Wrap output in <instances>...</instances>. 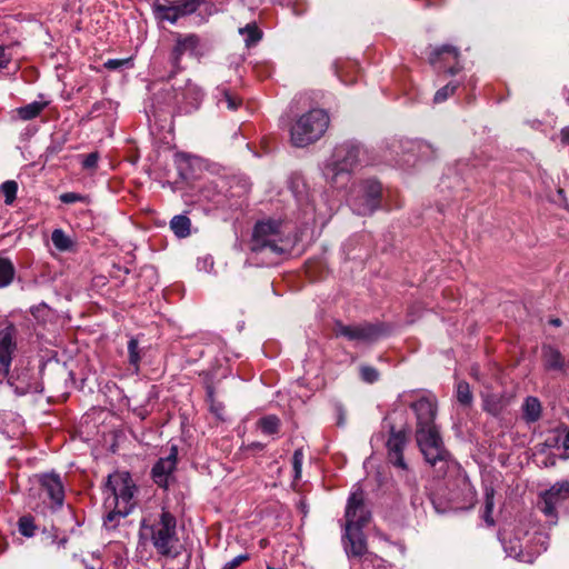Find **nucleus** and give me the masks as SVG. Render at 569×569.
Returning a JSON list of instances; mask_svg holds the SVG:
<instances>
[{
  "label": "nucleus",
  "instance_id": "1",
  "mask_svg": "<svg viewBox=\"0 0 569 569\" xmlns=\"http://www.w3.org/2000/svg\"><path fill=\"white\" fill-rule=\"evenodd\" d=\"M107 491L110 497L106 499V503L109 507L114 505V508L106 516L104 525L116 527L117 520L128 516L134 507L137 487L128 472L118 471L108 477Z\"/></svg>",
  "mask_w": 569,
  "mask_h": 569
},
{
  "label": "nucleus",
  "instance_id": "2",
  "mask_svg": "<svg viewBox=\"0 0 569 569\" xmlns=\"http://www.w3.org/2000/svg\"><path fill=\"white\" fill-rule=\"evenodd\" d=\"M176 528V518L169 511L163 510L159 519L152 523L148 525L143 520L140 533L142 538L149 539L152 542L159 555L176 558L180 553Z\"/></svg>",
  "mask_w": 569,
  "mask_h": 569
},
{
  "label": "nucleus",
  "instance_id": "3",
  "mask_svg": "<svg viewBox=\"0 0 569 569\" xmlns=\"http://www.w3.org/2000/svg\"><path fill=\"white\" fill-rule=\"evenodd\" d=\"M416 440L426 461L436 469L438 475H445L450 453L443 446L438 427L416 429Z\"/></svg>",
  "mask_w": 569,
  "mask_h": 569
},
{
  "label": "nucleus",
  "instance_id": "4",
  "mask_svg": "<svg viewBox=\"0 0 569 569\" xmlns=\"http://www.w3.org/2000/svg\"><path fill=\"white\" fill-rule=\"evenodd\" d=\"M329 126V116L322 109H312L302 114L291 128V142L303 148L319 140Z\"/></svg>",
  "mask_w": 569,
  "mask_h": 569
},
{
  "label": "nucleus",
  "instance_id": "5",
  "mask_svg": "<svg viewBox=\"0 0 569 569\" xmlns=\"http://www.w3.org/2000/svg\"><path fill=\"white\" fill-rule=\"evenodd\" d=\"M361 149L353 142L338 146L332 154V160L325 169L326 179L332 184H342L348 180L349 173L360 161Z\"/></svg>",
  "mask_w": 569,
  "mask_h": 569
},
{
  "label": "nucleus",
  "instance_id": "6",
  "mask_svg": "<svg viewBox=\"0 0 569 569\" xmlns=\"http://www.w3.org/2000/svg\"><path fill=\"white\" fill-rule=\"evenodd\" d=\"M333 332L337 337H343L350 341L372 343L383 336L386 330L381 323L345 325L341 321H337Z\"/></svg>",
  "mask_w": 569,
  "mask_h": 569
},
{
  "label": "nucleus",
  "instance_id": "7",
  "mask_svg": "<svg viewBox=\"0 0 569 569\" xmlns=\"http://www.w3.org/2000/svg\"><path fill=\"white\" fill-rule=\"evenodd\" d=\"M280 241L279 223L274 221L258 222L252 234L251 250L254 252L269 250L272 253L281 254L284 250L279 246Z\"/></svg>",
  "mask_w": 569,
  "mask_h": 569
},
{
  "label": "nucleus",
  "instance_id": "8",
  "mask_svg": "<svg viewBox=\"0 0 569 569\" xmlns=\"http://www.w3.org/2000/svg\"><path fill=\"white\" fill-rule=\"evenodd\" d=\"M381 184L377 181L368 180L363 182L351 199V208L359 216H369L380 206Z\"/></svg>",
  "mask_w": 569,
  "mask_h": 569
},
{
  "label": "nucleus",
  "instance_id": "9",
  "mask_svg": "<svg viewBox=\"0 0 569 569\" xmlns=\"http://www.w3.org/2000/svg\"><path fill=\"white\" fill-rule=\"evenodd\" d=\"M406 397L411 398L407 403L416 415V429L437 426L435 423L437 416V399L435 396L411 391Z\"/></svg>",
  "mask_w": 569,
  "mask_h": 569
},
{
  "label": "nucleus",
  "instance_id": "10",
  "mask_svg": "<svg viewBox=\"0 0 569 569\" xmlns=\"http://www.w3.org/2000/svg\"><path fill=\"white\" fill-rule=\"evenodd\" d=\"M370 511L365 503V493L358 488L349 497L346 507V526L348 528H362L370 520Z\"/></svg>",
  "mask_w": 569,
  "mask_h": 569
},
{
  "label": "nucleus",
  "instance_id": "11",
  "mask_svg": "<svg viewBox=\"0 0 569 569\" xmlns=\"http://www.w3.org/2000/svg\"><path fill=\"white\" fill-rule=\"evenodd\" d=\"M569 498V482L562 481L553 485L541 495L539 509L549 518L552 523L557 522V507Z\"/></svg>",
  "mask_w": 569,
  "mask_h": 569
},
{
  "label": "nucleus",
  "instance_id": "12",
  "mask_svg": "<svg viewBox=\"0 0 569 569\" xmlns=\"http://www.w3.org/2000/svg\"><path fill=\"white\" fill-rule=\"evenodd\" d=\"M459 57L458 48L446 44L432 49L429 62L436 68L445 69L450 74H456L461 69L459 67Z\"/></svg>",
  "mask_w": 569,
  "mask_h": 569
},
{
  "label": "nucleus",
  "instance_id": "13",
  "mask_svg": "<svg viewBox=\"0 0 569 569\" xmlns=\"http://www.w3.org/2000/svg\"><path fill=\"white\" fill-rule=\"evenodd\" d=\"M16 351V329L12 326L0 329V376L2 378L8 377Z\"/></svg>",
  "mask_w": 569,
  "mask_h": 569
},
{
  "label": "nucleus",
  "instance_id": "14",
  "mask_svg": "<svg viewBox=\"0 0 569 569\" xmlns=\"http://www.w3.org/2000/svg\"><path fill=\"white\" fill-rule=\"evenodd\" d=\"M178 461V449L176 446L170 448V452L167 457L160 458L151 470L153 481L162 488L169 486L170 479L173 471L176 470Z\"/></svg>",
  "mask_w": 569,
  "mask_h": 569
},
{
  "label": "nucleus",
  "instance_id": "15",
  "mask_svg": "<svg viewBox=\"0 0 569 569\" xmlns=\"http://www.w3.org/2000/svg\"><path fill=\"white\" fill-rule=\"evenodd\" d=\"M200 40L196 34H177L176 44L170 54L172 76L181 70L180 61L183 54L193 56L197 53Z\"/></svg>",
  "mask_w": 569,
  "mask_h": 569
},
{
  "label": "nucleus",
  "instance_id": "16",
  "mask_svg": "<svg viewBox=\"0 0 569 569\" xmlns=\"http://www.w3.org/2000/svg\"><path fill=\"white\" fill-rule=\"evenodd\" d=\"M41 490L53 508H61L64 501V488L57 473H47L40 478Z\"/></svg>",
  "mask_w": 569,
  "mask_h": 569
},
{
  "label": "nucleus",
  "instance_id": "17",
  "mask_svg": "<svg viewBox=\"0 0 569 569\" xmlns=\"http://www.w3.org/2000/svg\"><path fill=\"white\" fill-rule=\"evenodd\" d=\"M407 437L405 431H396L390 427V436L387 441L388 459L389 461L401 469H407V463L403 459V449L406 447Z\"/></svg>",
  "mask_w": 569,
  "mask_h": 569
},
{
  "label": "nucleus",
  "instance_id": "18",
  "mask_svg": "<svg viewBox=\"0 0 569 569\" xmlns=\"http://www.w3.org/2000/svg\"><path fill=\"white\" fill-rule=\"evenodd\" d=\"M548 549L547 537L542 533H536L529 543L525 547L520 546L518 551H515V557L526 563H532L536 558Z\"/></svg>",
  "mask_w": 569,
  "mask_h": 569
},
{
  "label": "nucleus",
  "instance_id": "19",
  "mask_svg": "<svg viewBox=\"0 0 569 569\" xmlns=\"http://www.w3.org/2000/svg\"><path fill=\"white\" fill-rule=\"evenodd\" d=\"M345 536L348 539V545H346L348 556L361 557L367 552L366 539L360 528H348V526H346Z\"/></svg>",
  "mask_w": 569,
  "mask_h": 569
},
{
  "label": "nucleus",
  "instance_id": "20",
  "mask_svg": "<svg viewBox=\"0 0 569 569\" xmlns=\"http://www.w3.org/2000/svg\"><path fill=\"white\" fill-rule=\"evenodd\" d=\"M480 396L482 399V409L492 416L500 415L509 403L507 397L493 393L487 389L481 391Z\"/></svg>",
  "mask_w": 569,
  "mask_h": 569
},
{
  "label": "nucleus",
  "instance_id": "21",
  "mask_svg": "<svg viewBox=\"0 0 569 569\" xmlns=\"http://www.w3.org/2000/svg\"><path fill=\"white\" fill-rule=\"evenodd\" d=\"M542 360L547 370L565 371L567 368L565 357L558 349L551 346L542 347Z\"/></svg>",
  "mask_w": 569,
  "mask_h": 569
},
{
  "label": "nucleus",
  "instance_id": "22",
  "mask_svg": "<svg viewBox=\"0 0 569 569\" xmlns=\"http://www.w3.org/2000/svg\"><path fill=\"white\" fill-rule=\"evenodd\" d=\"M522 410L527 422H536L541 416V403L536 397H527Z\"/></svg>",
  "mask_w": 569,
  "mask_h": 569
},
{
  "label": "nucleus",
  "instance_id": "23",
  "mask_svg": "<svg viewBox=\"0 0 569 569\" xmlns=\"http://www.w3.org/2000/svg\"><path fill=\"white\" fill-rule=\"evenodd\" d=\"M16 268L8 258L0 257V288L8 287L14 279Z\"/></svg>",
  "mask_w": 569,
  "mask_h": 569
},
{
  "label": "nucleus",
  "instance_id": "24",
  "mask_svg": "<svg viewBox=\"0 0 569 569\" xmlns=\"http://www.w3.org/2000/svg\"><path fill=\"white\" fill-rule=\"evenodd\" d=\"M190 219L187 216H174L170 221V228L179 238H186L190 234Z\"/></svg>",
  "mask_w": 569,
  "mask_h": 569
},
{
  "label": "nucleus",
  "instance_id": "25",
  "mask_svg": "<svg viewBox=\"0 0 569 569\" xmlns=\"http://www.w3.org/2000/svg\"><path fill=\"white\" fill-rule=\"evenodd\" d=\"M47 107V102L33 101L27 106L17 109V113L22 120H31L38 117Z\"/></svg>",
  "mask_w": 569,
  "mask_h": 569
},
{
  "label": "nucleus",
  "instance_id": "26",
  "mask_svg": "<svg viewBox=\"0 0 569 569\" xmlns=\"http://www.w3.org/2000/svg\"><path fill=\"white\" fill-rule=\"evenodd\" d=\"M154 11L159 19L167 20L171 23H176L179 19V16H178L174 4L167 6V4L156 3Z\"/></svg>",
  "mask_w": 569,
  "mask_h": 569
},
{
  "label": "nucleus",
  "instance_id": "27",
  "mask_svg": "<svg viewBox=\"0 0 569 569\" xmlns=\"http://www.w3.org/2000/svg\"><path fill=\"white\" fill-rule=\"evenodd\" d=\"M203 1L204 0H177L174 6L179 18L196 12Z\"/></svg>",
  "mask_w": 569,
  "mask_h": 569
},
{
  "label": "nucleus",
  "instance_id": "28",
  "mask_svg": "<svg viewBox=\"0 0 569 569\" xmlns=\"http://www.w3.org/2000/svg\"><path fill=\"white\" fill-rule=\"evenodd\" d=\"M258 426L263 433L273 435L279 431L280 419L277 416L269 415L259 419Z\"/></svg>",
  "mask_w": 569,
  "mask_h": 569
},
{
  "label": "nucleus",
  "instance_id": "29",
  "mask_svg": "<svg viewBox=\"0 0 569 569\" xmlns=\"http://www.w3.org/2000/svg\"><path fill=\"white\" fill-rule=\"evenodd\" d=\"M239 32L246 36L244 41L247 47L256 44L262 37L256 23H249L244 28H240Z\"/></svg>",
  "mask_w": 569,
  "mask_h": 569
},
{
  "label": "nucleus",
  "instance_id": "30",
  "mask_svg": "<svg viewBox=\"0 0 569 569\" xmlns=\"http://www.w3.org/2000/svg\"><path fill=\"white\" fill-rule=\"evenodd\" d=\"M456 395H457V400L459 401V403H461L463 406H471V403L473 401V396H472V392L470 390V386L468 382L459 381L457 383Z\"/></svg>",
  "mask_w": 569,
  "mask_h": 569
},
{
  "label": "nucleus",
  "instance_id": "31",
  "mask_svg": "<svg viewBox=\"0 0 569 569\" xmlns=\"http://www.w3.org/2000/svg\"><path fill=\"white\" fill-rule=\"evenodd\" d=\"M0 190L4 196V203L11 206L18 192V183L14 180H7L0 186Z\"/></svg>",
  "mask_w": 569,
  "mask_h": 569
},
{
  "label": "nucleus",
  "instance_id": "32",
  "mask_svg": "<svg viewBox=\"0 0 569 569\" xmlns=\"http://www.w3.org/2000/svg\"><path fill=\"white\" fill-rule=\"evenodd\" d=\"M51 240L53 246L61 251L69 250L72 246L71 239L61 229L53 230Z\"/></svg>",
  "mask_w": 569,
  "mask_h": 569
},
{
  "label": "nucleus",
  "instance_id": "33",
  "mask_svg": "<svg viewBox=\"0 0 569 569\" xmlns=\"http://www.w3.org/2000/svg\"><path fill=\"white\" fill-rule=\"evenodd\" d=\"M19 532L24 537H33L36 533L34 520L30 516H23L18 521Z\"/></svg>",
  "mask_w": 569,
  "mask_h": 569
},
{
  "label": "nucleus",
  "instance_id": "34",
  "mask_svg": "<svg viewBox=\"0 0 569 569\" xmlns=\"http://www.w3.org/2000/svg\"><path fill=\"white\" fill-rule=\"evenodd\" d=\"M240 104H241V99H239L237 96L232 94L228 90H223L222 97L220 99H218L219 107L226 106V108L231 111L237 110Z\"/></svg>",
  "mask_w": 569,
  "mask_h": 569
},
{
  "label": "nucleus",
  "instance_id": "35",
  "mask_svg": "<svg viewBox=\"0 0 569 569\" xmlns=\"http://www.w3.org/2000/svg\"><path fill=\"white\" fill-rule=\"evenodd\" d=\"M458 88L457 83H448L441 89H439L433 97V101L436 103H441L446 101L450 96H452Z\"/></svg>",
  "mask_w": 569,
  "mask_h": 569
},
{
  "label": "nucleus",
  "instance_id": "36",
  "mask_svg": "<svg viewBox=\"0 0 569 569\" xmlns=\"http://www.w3.org/2000/svg\"><path fill=\"white\" fill-rule=\"evenodd\" d=\"M128 353H129V362L130 365L138 368L140 362V355H139V342L137 339L131 338L128 342Z\"/></svg>",
  "mask_w": 569,
  "mask_h": 569
},
{
  "label": "nucleus",
  "instance_id": "37",
  "mask_svg": "<svg viewBox=\"0 0 569 569\" xmlns=\"http://www.w3.org/2000/svg\"><path fill=\"white\" fill-rule=\"evenodd\" d=\"M361 379L368 383H373L379 379V372L371 366H362L360 368Z\"/></svg>",
  "mask_w": 569,
  "mask_h": 569
},
{
  "label": "nucleus",
  "instance_id": "38",
  "mask_svg": "<svg viewBox=\"0 0 569 569\" xmlns=\"http://www.w3.org/2000/svg\"><path fill=\"white\" fill-rule=\"evenodd\" d=\"M302 461H303L302 449H297L292 457V467H293L296 480L300 479V477H301Z\"/></svg>",
  "mask_w": 569,
  "mask_h": 569
},
{
  "label": "nucleus",
  "instance_id": "39",
  "mask_svg": "<svg viewBox=\"0 0 569 569\" xmlns=\"http://www.w3.org/2000/svg\"><path fill=\"white\" fill-rule=\"evenodd\" d=\"M495 500H493V489L486 490V521L489 525H493V520L490 519V513L493 510Z\"/></svg>",
  "mask_w": 569,
  "mask_h": 569
},
{
  "label": "nucleus",
  "instance_id": "40",
  "mask_svg": "<svg viewBox=\"0 0 569 569\" xmlns=\"http://www.w3.org/2000/svg\"><path fill=\"white\" fill-rule=\"evenodd\" d=\"M98 160L99 154L97 152H91L84 157L82 167L88 170L94 169L97 167Z\"/></svg>",
  "mask_w": 569,
  "mask_h": 569
},
{
  "label": "nucleus",
  "instance_id": "41",
  "mask_svg": "<svg viewBox=\"0 0 569 569\" xmlns=\"http://www.w3.org/2000/svg\"><path fill=\"white\" fill-rule=\"evenodd\" d=\"M249 559L247 553L239 555L234 557L232 560L228 561L222 569H237L242 562Z\"/></svg>",
  "mask_w": 569,
  "mask_h": 569
},
{
  "label": "nucleus",
  "instance_id": "42",
  "mask_svg": "<svg viewBox=\"0 0 569 569\" xmlns=\"http://www.w3.org/2000/svg\"><path fill=\"white\" fill-rule=\"evenodd\" d=\"M130 62V59H109L104 62V67L109 70H116Z\"/></svg>",
  "mask_w": 569,
  "mask_h": 569
},
{
  "label": "nucleus",
  "instance_id": "43",
  "mask_svg": "<svg viewBox=\"0 0 569 569\" xmlns=\"http://www.w3.org/2000/svg\"><path fill=\"white\" fill-rule=\"evenodd\" d=\"M60 200L63 203H73V202L82 200V197L76 192H66L60 196Z\"/></svg>",
  "mask_w": 569,
  "mask_h": 569
},
{
  "label": "nucleus",
  "instance_id": "44",
  "mask_svg": "<svg viewBox=\"0 0 569 569\" xmlns=\"http://www.w3.org/2000/svg\"><path fill=\"white\" fill-rule=\"evenodd\" d=\"M11 61V57L6 53V49L0 47V70L8 67Z\"/></svg>",
  "mask_w": 569,
  "mask_h": 569
},
{
  "label": "nucleus",
  "instance_id": "45",
  "mask_svg": "<svg viewBox=\"0 0 569 569\" xmlns=\"http://www.w3.org/2000/svg\"><path fill=\"white\" fill-rule=\"evenodd\" d=\"M560 138L563 144H569V127H566L560 131Z\"/></svg>",
  "mask_w": 569,
  "mask_h": 569
},
{
  "label": "nucleus",
  "instance_id": "46",
  "mask_svg": "<svg viewBox=\"0 0 569 569\" xmlns=\"http://www.w3.org/2000/svg\"><path fill=\"white\" fill-rule=\"evenodd\" d=\"M562 446L566 450H569V430L567 431L565 438H563V442H562Z\"/></svg>",
  "mask_w": 569,
  "mask_h": 569
},
{
  "label": "nucleus",
  "instance_id": "47",
  "mask_svg": "<svg viewBox=\"0 0 569 569\" xmlns=\"http://www.w3.org/2000/svg\"><path fill=\"white\" fill-rule=\"evenodd\" d=\"M462 482H463V485H465L466 487H469V482H468L467 478H463V479H462Z\"/></svg>",
  "mask_w": 569,
  "mask_h": 569
},
{
  "label": "nucleus",
  "instance_id": "48",
  "mask_svg": "<svg viewBox=\"0 0 569 569\" xmlns=\"http://www.w3.org/2000/svg\"><path fill=\"white\" fill-rule=\"evenodd\" d=\"M66 542H67V539H64V538H63V539H61V540L59 541V545H60V546H64V543H66Z\"/></svg>",
  "mask_w": 569,
  "mask_h": 569
},
{
  "label": "nucleus",
  "instance_id": "49",
  "mask_svg": "<svg viewBox=\"0 0 569 569\" xmlns=\"http://www.w3.org/2000/svg\"><path fill=\"white\" fill-rule=\"evenodd\" d=\"M552 323H553L555 326H559V325H560V320H559V319H556V320H553V321H552Z\"/></svg>",
  "mask_w": 569,
  "mask_h": 569
},
{
  "label": "nucleus",
  "instance_id": "50",
  "mask_svg": "<svg viewBox=\"0 0 569 569\" xmlns=\"http://www.w3.org/2000/svg\"><path fill=\"white\" fill-rule=\"evenodd\" d=\"M567 102L569 103V92H568V96H567Z\"/></svg>",
  "mask_w": 569,
  "mask_h": 569
}]
</instances>
